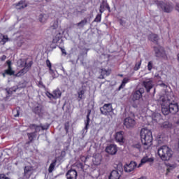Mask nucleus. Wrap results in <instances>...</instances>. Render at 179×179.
I'll return each instance as SVG.
<instances>
[{
	"instance_id": "f257e3e1",
	"label": "nucleus",
	"mask_w": 179,
	"mask_h": 179,
	"mask_svg": "<svg viewBox=\"0 0 179 179\" xmlns=\"http://www.w3.org/2000/svg\"><path fill=\"white\" fill-rule=\"evenodd\" d=\"M140 135L141 143L144 145V149H149V147L152 146V142L153 141L152 131L146 128H143L141 129Z\"/></svg>"
},
{
	"instance_id": "f03ea898",
	"label": "nucleus",
	"mask_w": 179,
	"mask_h": 179,
	"mask_svg": "<svg viewBox=\"0 0 179 179\" xmlns=\"http://www.w3.org/2000/svg\"><path fill=\"white\" fill-rule=\"evenodd\" d=\"M50 30L54 36L52 43L53 44H57L62 37V29L61 27L58 25V21H55L52 25L50 27Z\"/></svg>"
},
{
	"instance_id": "7ed1b4c3",
	"label": "nucleus",
	"mask_w": 179,
	"mask_h": 179,
	"mask_svg": "<svg viewBox=\"0 0 179 179\" xmlns=\"http://www.w3.org/2000/svg\"><path fill=\"white\" fill-rule=\"evenodd\" d=\"M158 155L164 162H167L171 159L173 156V150L167 145H163L158 149Z\"/></svg>"
},
{
	"instance_id": "20e7f679",
	"label": "nucleus",
	"mask_w": 179,
	"mask_h": 179,
	"mask_svg": "<svg viewBox=\"0 0 179 179\" xmlns=\"http://www.w3.org/2000/svg\"><path fill=\"white\" fill-rule=\"evenodd\" d=\"M166 100L171 114H177L179 110L178 103H177V102H175L174 100H176V98H174L173 94H171V96L168 95L166 96Z\"/></svg>"
},
{
	"instance_id": "39448f33",
	"label": "nucleus",
	"mask_w": 179,
	"mask_h": 179,
	"mask_svg": "<svg viewBox=\"0 0 179 179\" xmlns=\"http://www.w3.org/2000/svg\"><path fill=\"white\" fill-rule=\"evenodd\" d=\"M157 8L162 9L165 13H171L173 12V3L169 1H157L155 2Z\"/></svg>"
},
{
	"instance_id": "423d86ee",
	"label": "nucleus",
	"mask_w": 179,
	"mask_h": 179,
	"mask_svg": "<svg viewBox=\"0 0 179 179\" xmlns=\"http://www.w3.org/2000/svg\"><path fill=\"white\" fill-rule=\"evenodd\" d=\"M159 101L162 107V114L169 115L170 114V108L169 107V102H167V96H161Z\"/></svg>"
},
{
	"instance_id": "0eeeda50",
	"label": "nucleus",
	"mask_w": 179,
	"mask_h": 179,
	"mask_svg": "<svg viewBox=\"0 0 179 179\" xmlns=\"http://www.w3.org/2000/svg\"><path fill=\"white\" fill-rule=\"evenodd\" d=\"M136 124V122L135 121V119L131 117H126L124 121V125L126 127V128H134L135 125Z\"/></svg>"
},
{
	"instance_id": "6e6552de",
	"label": "nucleus",
	"mask_w": 179,
	"mask_h": 179,
	"mask_svg": "<svg viewBox=\"0 0 179 179\" xmlns=\"http://www.w3.org/2000/svg\"><path fill=\"white\" fill-rule=\"evenodd\" d=\"M33 65V62H29V64H27L26 62H24V67L23 69L20 70L18 73H16L15 76H23L24 73H27L29 72V69Z\"/></svg>"
},
{
	"instance_id": "1a4fd4ad",
	"label": "nucleus",
	"mask_w": 179,
	"mask_h": 179,
	"mask_svg": "<svg viewBox=\"0 0 179 179\" xmlns=\"http://www.w3.org/2000/svg\"><path fill=\"white\" fill-rule=\"evenodd\" d=\"M145 93V90L143 88H140L139 90H135L133 92V101H136V100H140L142 99V94Z\"/></svg>"
},
{
	"instance_id": "9d476101",
	"label": "nucleus",
	"mask_w": 179,
	"mask_h": 179,
	"mask_svg": "<svg viewBox=\"0 0 179 179\" xmlns=\"http://www.w3.org/2000/svg\"><path fill=\"white\" fill-rule=\"evenodd\" d=\"M100 111L101 114H103L104 115H108V113H112L113 111V106L111 103H106L100 108Z\"/></svg>"
},
{
	"instance_id": "9b49d317",
	"label": "nucleus",
	"mask_w": 179,
	"mask_h": 179,
	"mask_svg": "<svg viewBox=\"0 0 179 179\" xmlns=\"http://www.w3.org/2000/svg\"><path fill=\"white\" fill-rule=\"evenodd\" d=\"M115 139L120 145L125 143V138H124V131H121L115 134Z\"/></svg>"
},
{
	"instance_id": "f8f14e48",
	"label": "nucleus",
	"mask_w": 179,
	"mask_h": 179,
	"mask_svg": "<svg viewBox=\"0 0 179 179\" xmlns=\"http://www.w3.org/2000/svg\"><path fill=\"white\" fill-rule=\"evenodd\" d=\"M143 86L145 88L147 93H149L150 90L153 88V81L150 79H146L143 81Z\"/></svg>"
},
{
	"instance_id": "ddd939ff",
	"label": "nucleus",
	"mask_w": 179,
	"mask_h": 179,
	"mask_svg": "<svg viewBox=\"0 0 179 179\" xmlns=\"http://www.w3.org/2000/svg\"><path fill=\"white\" fill-rule=\"evenodd\" d=\"M135 167H136V162L131 161L129 164H126L124 166V171L126 173H131V171L135 170Z\"/></svg>"
},
{
	"instance_id": "4468645a",
	"label": "nucleus",
	"mask_w": 179,
	"mask_h": 179,
	"mask_svg": "<svg viewBox=\"0 0 179 179\" xmlns=\"http://www.w3.org/2000/svg\"><path fill=\"white\" fill-rule=\"evenodd\" d=\"M32 174H33V167L30 166H27L24 168V177H25V178L27 179L30 178Z\"/></svg>"
},
{
	"instance_id": "2eb2a0df",
	"label": "nucleus",
	"mask_w": 179,
	"mask_h": 179,
	"mask_svg": "<svg viewBox=\"0 0 179 179\" xmlns=\"http://www.w3.org/2000/svg\"><path fill=\"white\" fill-rule=\"evenodd\" d=\"M66 176L67 179H76L78 177V172L76 170L70 169L66 173Z\"/></svg>"
},
{
	"instance_id": "dca6fc26",
	"label": "nucleus",
	"mask_w": 179,
	"mask_h": 179,
	"mask_svg": "<svg viewBox=\"0 0 179 179\" xmlns=\"http://www.w3.org/2000/svg\"><path fill=\"white\" fill-rule=\"evenodd\" d=\"M90 114H92V110L90 109H88L87 115V120L85 121V127L83 129V133H85V134H86V132H87V129L89 128V124H90Z\"/></svg>"
},
{
	"instance_id": "f3484780",
	"label": "nucleus",
	"mask_w": 179,
	"mask_h": 179,
	"mask_svg": "<svg viewBox=\"0 0 179 179\" xmlns=\"http://www.w3.org/2000/svg\"><path fill=\"white\" fill-rule=\"evenodd\" d=\"M117 150V145L114 144H111L106 148V152L109 155H115Z\"/></svg>"
},
{
	"instance_id": "a211bd4d",
	"label": "nucleus",
	"mask_w": 179,
	"mask_h": 179,
	"mask_svg": "<svg viewBox=\"0 0 179 179\" xmlns=\"http://www.w3.org/2000/svg\"><path fill=\"white\" fill-rule=\"evenodd\" d=\"M33 113H34V114H36V115H43V113H44L43 106L38 104L37 106H35L33 108Z\"/></svg>"
},
{
	"instance_id": "6ab92c4d",
	"label": "nucleus",
	"mask_w": 179,
	"mask_h": 179,
	"mask_svg": "<svg viewBox=\"0 0 179 179\" xmlns=\"http://www.w3.org/2000/svg\"><path fill=\"white\" fill-rule=\"evenodd\" d=\"M13 6H14V8H15V9L17 10H20L22 9H24V8H27V4L26 2H24V1H20L17 4H13Z\"/></svg>"
},
{
	"instance_id": "aec40b11",
	"label": "nucleus",
	"mask_w": 179,
	"mask_h": 179,
	"mask_svg": "<svg viewBox=\"0 0 179 179\" xmlns=\"http://www.w3.org/2000/svg\"><path fill=\"white\" fill-rule=\"evenodd\" d=\"M7 65L8 69L5 70V73H6V75H10V76H12V75H15V71L12 70V62L7 61Z\"/></svg>"
},
{
	"instance_id": "412c9836",
	"label": "nucleus",
	"mask_w": 179,
	"mask_h": 179,
	"mask_svg": "<svg viewBox=\"0 0 179 179\" xmlns=\"http://www.w3.org/2000/svg\"><path fill=\"white\" fill-rule=\"evenodd\" d=\"M121 177V173L118 172L117 170H113L111 171L110 176H109V179H120Z\"/></svg>"
},
{
	"instance_id": "4be33fe9",
	"label": "nucleus",
	"mask_w": 179,
	"mask_h": 179,
	"mask_svg": "<svg viewBox=\"0 0 179 179\" xmlns=\"http://www.w3.org/2000/svg\"><path fill=\"white\" fill-rule=\"evenodd\" d=\"M85 93H86V90H85L83 87L79 88L78 91V101H80V100H83V99H85Z\"/></svg>"
},
{
	"instance_id": "5701e85b",
	"label": "nucleus",
	"mask_w": 179,
	"mask_h": 179,
	"mask_svg": "<svg viewBox=\"0 0 179 179\" xmlns=\"http://www.w3.org/2000/svg\"><path fill=\"white\" fill-rule=\"evenodd\" d=\"M155 162V159L153 158H149L148 157H144L141 159V163L138 164V167H141L142 164H145V163H153Z\"/></svg>"
},
{
	"instance_id": "b1692460",
	"label": "nucleus",
	"mask_w": 179,
	"mask_h": 179,
	"mask_svg": "<svg viewBox=\"0 0 179 179\" xmlns=\"http://www.w3.org/2000/svg\"><path fill=\"white\" fill-rule=\"evenodd\" d=\"M148 38L150 41H152V43H157V42L159 41V36H157V34H150Z\"/></svg>"
},
{
	"instance_id": "393cba45",
	"label": "nucleus",
	"mask_w": 179,
	"mask_h": 179,
	"mask_svg": "<svg viewBox=\"0 0 179 179\" xmlns=\"http://www.w3.org/2000/svg\"><path fill=\"white\" fill-rule=\"evenodd\" d=\"M29 128L30 129H34L35 134H37V132H40L41 131V126L34 124H30Z\"/></svg>"
},
{
	"instance_id": "a878e982",
	"label": "nucleus",
	"mask_w": 179,
	"mask_h": 179,
	"mask_svg": "<svg viewBox=\"0 0 179 179\" xmlns=\"http://www.w3.org/2000/svg\"><path fill=\"white\" fill-rule=\"evenodd\" d=\"M52 93H53V99L55 100L57 99H59L62 94L59 89L55 90Z\"/></svg>"
},
{
	"instance_id": "bb28decb",
	"label": "nucleus",
	"mask_w": 179,
	"mask_h": 179,
	"mask_svg": "<svg viewBox=\"0 0 179 179\" xmlns=\"http://www.w3.org/2000/svg\"><path fill=\"white\" fill-rule=\"evenodd\" d=\"M108 75H110V71L106 69H101L99 79H104V76H108Z\"/></svg>"
},
{
	"instance_id": "cd10ccee",
	"label": "nucleus",
	"mask_w": 179,
	"mask_h": 179,
	"mask_svg": "<svg viewBox=\"0 0 179 179\" xmlns=\"http://www.w3.org/2000/svg\"><path fill=\"white\" fill-rule=\"evenodd\" d=\"M27 136L29 138V142H33L34 139L37 137V134L36 132L27 133Z\"/></svg>"
},
{
	"instance_id": "c85d7f7f",
	"label": "nucleus",
	"mask_w": 179,
	"mask_h": 179,
	"mask_svg": "<svg viewBox=\"0 0 179 179\" xmlns=\"http://www.w3.org/2000/svg\"><path fill=\"white\" fill-rule=\"evenodd\" d=\"M56 164H57V159H55L52 161V162L50 164L49 166V169H48L49 173H52L54 171V169H55Z\"/></svg>"
},
{
	"instance_id": "c756f323",
	"label": "nucleus",
	"mask_w": 179,
	"mask_h": 179,
	"mask_svg": "<svg viewBox=\"0 0 179 179\" xmlns=\"http://www.w3.org/2000/svg\"><path fill=\"white\" fill-rule=\"evenodd\" d=\"M86 24H87V19L85 18L84 20H81L80 22L76 24V26H78V27H85V26H86Z\"/></svg>"
},
{
	"instance_id": "7c9ffc66",
	"label": "nucleus",
	"mask_w": 179,
	"mask_h": 179,
	"mask_svg": "<svg viewBox=\"0 0 179 179\" xmlns=\"http://www.w3.org/2000/svg\"><path fill=\"white\" fill-rule=\"evenodd\" d=\"M154 51L155 52V56L156 57H163L164 54L163 52L159 49L157 47H154Z\"/></svg>"
},
{
	"instance_id": "2f4dec72",
	"label": "nucleus",
	"mask_w": 179,
	"mask_h": 179,
	"mask_svg": "<svg viewBox=\"0 0 179 179\" xmlns=\"http://www.w3.org/2000/svg\"><path fill=\"white\" fill-rule=\"evenodd\" d=\"M161 119H162V115H160V113H155L152 115V120H153V121H155L156 122H157Z\"/></svg>"
},
{
	"instance_id": "473e14b6",
	"label": "nucleus",
	"mask_w": 179,
	"mask_h": 179,
	"mask_svg": "<svg viewBox=\"0 0 179 179\" xmlns=\"http://www.w3.org/2000/svg\"><path fill=\"white\" fill-rule=\"evenodd\" d=\"M128 82H129V78H124L122 82V84L119 87V90H121V89H122V87H124V86H125Z\"/></svg>"
},
{
	"instance_id": "72a5a7b5",
	"label": "nucleus",
	"mask_w": 179,
	"mask_h": 179,
	"mask_svg": "<svg viewBox=\"0 0 179 179\" xmlns=\"http://www.w3.org/2000/svg\"><path fill=\"white\" fill-rule=\"evenodd\" d=\"M107 2L103 1L100 5L99 12L100 13H103L104 12V8H106Z\"/></svg>"
},
{
	"instance_id": "f704fd0d",
	"label": "nucleus",
	"mask_w": 179,
	"mask_h": 179,
	"mask_svg": "<svg viewBox=\"0 0 179 179\" xmlns=\"http://www.w3.org/2000/svg\"><path fill=\"white\" fill-rule=\"evenodd\" d=\"M46 65L48 68H49L50 73L52 75L54 73V71L52 70V69H51L52 64H51V62H50V59L46 60Z\"/></svg>"
},
{
	"instance_id": "c9c22d12",
	"label": "nucleus",
	"mask_w": 179,
	"mask_h": 179,
	"mask_svg": "<svg viewBox=\"0 0 179 179\" xmlns=\"http://www.w3.org/2000/svg\"><path fill=\"white\" fill-rule=\"evenodd\" d=\"M47 15H45V14H41L39 15V21L41 22V23H44L45 22V20H47V18L46 17Z\"/></svg>"
},
{
	"instance_id": "e433bc0d",
	"label": "nucleus",
	"mask_w": 179,
	"mask_h": 179,
	"mask_svg": "<svg viewBox=\"0 0 179 179\" xmlns=\"http://www.w3.org/2000/svg\"><path fill=\"white\" fill-rule=\"evenodd\" d=\"M142 64V60L137 61L136 62L135 66H134V71H138L139 68H141V65Z\"/></svg>"
},
{
	"instance_id": "4c0bfd02",
	"label": "nucleus",
	"mask_w": 179,
	"mask_h": 179,
	"mask_svg": "<svg viewBox=\"0 0 179 179\" xmlns=\"http://www.w3.org/2000/svg\"><path fill=\"white\" fill-rule=\"evenodd\" d=\"M120 174H122V171H124V169L122 168V164H119L117 166V170Z\"/></svg>"
},
{
	"instance_id": "58836bf2",
	"label": "nucleus",
	"mask_w": 179,
	"mask_h": 179,
	"mask_svg": "<svg viewBox=\"0 0 179 179\" xmlns=\"http://www.w3.org/2000/svg\"><path fill=\"white\" fill-rule=\"evenodd\" d=\"M94 22H96V23H100L101 22V13L98 14L95 19L94 20Z\"/></svg>"
},
{
	"instance_id": "ea45409f",
	"label": "nucleus",
	"mask_w": 179,
	"mask_h": 179,
	"mask_svg": "<svg viewBox=\"0 0 179 179\" xmlns=\"http://www.w3.org/2000/svg\"><path fill=\"white\" fill-rule=\"evenodd\" d=\"M162 128H164L165 129H167V128H170V127H171V125L170 124V122H164L162 124Z\"/></svg>"
},
{
	"instance_id": "a19ab883",
	"label": "nucleus",
	"mask_w": 179,
	"mask_h": 179,
	"mask_svg": "<svg viewBox=\"0 0 179 179\" xmlns=\"http://www.w3.org/2000/svg\"><path fill=\"white\" fill-rule=\"evenodd\" d=\"M152 68H153V62L150 61L148 64V71H152Z\"/></svg>"
},
{
	"instance_id": "79ce46f5",
	"label": "nucleus",
	"mask_w": 179,
	"mask_h": 179,
	"mask_svg": "<svg viewBox=\"0 0 179 179\" xmlns=\"http://www.w3.org/2000/svg\"><path fill=\"white\" fill-rule=\"evenodd\" d=\"M9 40V38H8V36H3V38L1 41L5 44V43L8 42Z\"/></svg>"
},
{
	"instance_id": "37998d69",
	"label": "nucleus",
	"mask_w": 179,
	"mask_h": 179,
	"mask_svg": "<svg viewBox=\"0 0 179 179\" xmlns=\"http://www.w3.org/2000/svg\"><path fill=\"white\" fill-rule=\"evenodd\" d=\"M133 147L135 148V149H138V150H141V145L139 143H137V144H134L133 145Z\"/></svg>"
},
{
	"instance_id": "c03bdc74",
	"label": "nucleus",
	"mask_w": 179,
	"mask_h": 179,
	"mask_svg": "<svg viewBox=\"0 0 179 179\" xmlns=\"http://www.w3.org/2000/svg\"><path fill=\"white\" fill-rule=\"evenodd\" d=\"M0 179H10L9 177L6 176V174H0Z\"/></svg>"
},
{
	"instance_id": "a18cd8bd",
	"label": "nucleus",
	"mask_w": 179,
	"mask_h": 179,
	"mask_svg": "<svg viewBox=\"0 0 179 179\" xmlns=\"http://www.w3.org/2000/svg\"><path fill=\"white\" fill-rule=\"evenodd\" d=\"M46 96L49 98V99H54V94H51L50 92H47L46 93Z\"/></svg>"
},
{
	"instance_id": "49530a36",
	"label": "nucleus",
	"mask_w": 179,
	"mask_h": 179,
	"mask_svg": "<svg viewBox=\"0 0 179 179\" xmlns=\"http://www.w3.org/2000/svg\"><path fill=\"white\" fill-rule=\"evenodd\" d=\"M13 114H14V117H19V110H15L13 111Z\"/></svg>"
},
{
	"instance_id": "de8ad7c7",
	"label": "nucleus",
	"mask_w": 179,
	"mask_h": 179,
	"mask_svg": "<svg viewBox=\"0 0 179 179\" xmlns=\"http://www.w3.org/2000/svg\"><path fill=\"white\" fill-rule=\"evenodd\" d=\"M93 162H96V163H95V164H100V162H101V159L99 158V159H96V158H94L93 159Z\"/></svg>"
},
{
	"instance_id": "09e8293b",
	"label": "nucleus",
	"mask_w": 179,
	"mask_h": 179,
	"mask_svg": "<svg viewBox=\"0 0 179 179\" xmlns=\"http://www.w3.org/2000/svg\"><path fill=\"white\" fill-rule=\"evenodd\" d=\"M41 127L43 131H45V129H48V128H50V126L49 125L41 126Z\"/></svg>"
},
{
	"instance_id": "8fccbe9b",
	"label": "nucleus",
	"mask_w": 179,
	"mask_h": 179,
	"mask_svg": "<svg viewBox=\"0 0 179 179\" xmlns=\"http://www.w3.org/2000/svg\"><path fill=\"white\" fill-rule=\"evenodd\" d=\"M16 90H17V87H13L11 90H10L9 91L7 92V93H8V94L10 93V92H16Z\"/></svg>"
},
{
	"instance_id": "3c124183",
	"label": "nucleus",
	"mask_w": 179,
	"mask_h": 179,
	"mask_svg": "<svg viewBox=\"0 0 179 179\" xmlns=\"http://www.w3.org/2000/svg\"><path fill=\"white\" fill-rule=\"evenodd\" d=\"M64 128H65L66 132L68 134V131H69V126L66 124Z\"/></svg>"
},
{
	"instance_id": "603ef678",
	"label": "nucleus",
	"mask_w": 179,
	"mask_h": 179,
	"mask_svg": "<svg viewBox=\"0 0 179 179\" xmlns=\"http://www.w3.org/2000/svg\"><path fill=\"white\" fill-rule=\"evenodd\" d=\"M5 59H6V55H3V56L1 57V61H5Z\"/></svg>"
},
{
	"instance_id": "864d4df0",
	"label": "nucleus",
	"mask_w": 179,
	"mask_h": 179,
	"mask_svg": "<svg viewBox=\"0 0 179 179\" xmlns=\"http://www.w3.org/2000/svg\"><path fill=\"white\" fill-rule=\"evenodd\" d=\"M106 7H105V8H106V9H108V12H111V10H110V6H108V3H106Z\"/></svg>"
},
{
	"instance_id": "5fc2aeb1",
	"label": "nucleus",
	"mask_w": 179,
	"mask_h": 179,
	"mask_svg": "<svg viewBox=\"0 0 179 179\" xmlns=\"http://www.w3.org/2000/svg\"><path fill=\"white\" fill-rule=\"evenodd\" d=\"M38 85H39L40 86H42V87H45V86H44V85L43 84V81H39V82H38Z\"/></svg>"
},
{
	"instance_id": "6e6d98bb",
	"label": "nucleus",
	"mask_w": 179,
	"mask_h": 179,
	"mask_svg": "<svg viewBox=\"0 0 179 179\" xmlns=\"http://www.w3.org/2000/svg\"><path fill=\"white\" fill-rule=\"evenodd\" d=\"M62 54H65V55H66V51L65 50V49L62 48Z\"/></svg>"
},
{
	"instance_id": "4d7b16f0",
	"label": "nucleus",
	"mask_w": 179,
	"mask_h": 179,
	"mask_svg": "<svg viewBox=\"0 0 179 179\" xmlns=\"http://www.w3.org/2000/svg\"><path fill=\"white\" fill-rule=\"evenodd\" d=\"M160 86H162V87H167V85L164 83L160 84Z\"/></svg>"
},
{
	"instance_id": "13d9d810",
	"label": "nucleus",
	"mask_w": 179,
	"mask_h": 179,
	"mask_svg": "<svg viewBox=\"0 0 179 179\" xmlns=\"http://www.w3.org/2000/svg\"><path fill=\"white\" fill-rule=\"evenodd\" d=\"M6 75V73L5 71H4V73H3V78H5Z\"/></svg>"
},
{
	"instance_id": "bf43d9fd",
	"label": "nucleus",
	"mask_w": 179,
	"mask_h": 179,
	"mask_svg": "<svg viewBox=\"0 0 179 179\" xmlns=\"http://www.w3.org/2000/svg\"><path fill=\"white\" fill-rule=\"evenodd\" d=\"M62 71H63V72H65V69H63Z\"/></svg>"
},
{
	"instance_id": "052dcab7",
	"label": "nucleus",
	"mask_w": 179,
	"mask_h": 179,
	"mask_svg": "<svg viewBox=\"0 0 179 179\" xmlns=\"http://www.w3.org/2000/svg\"><path fill=\"white\" fill-rule=\"evenodd\" d=\"M28 40H31V38H28Z\"/></svg>"
},
{
	"instance_id": "680f3d73",
	"label": "nucleus",
	"mask_w": 179,
	"mask_h": 179,
	"mask_svg": "<svg viewBox=\"0 0 179 179\" xmlns=\"http://www.w3.org/2000/svg\"><path fill=\"white\" fill-rule=\"evenodd\" d=\"M167 171H169V169H168Z\"/></svg>"
},
{
	"instance_id": "e2e57ef3",
	"label": "nucleus",
	"mask_w": 179,
	"mask_h": 179,
	"mask_svg": "<svg viewBox=\"0 0 179 179\" xmlns=\"http://www.w3.org/2000/svg\"><path fill=\"white\" fill-rule=\"evenodd\" d=\"M46 1H50V0H46Z\"/></svg>"
}]
</instances>
